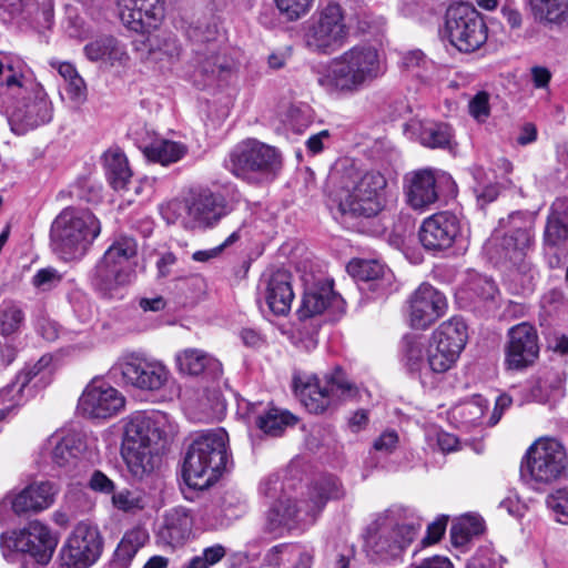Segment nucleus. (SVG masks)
I'll list each match as a JSON object with an SVG mask.
<instances>
[{"label": "nucleus", "instance_id": "f257e3e1", "mask_svg": "<svg viewBox=\"0 0 568 568\" xmlns=\"http://www.w3.org/2000/svg\"><path fill=\"white\" fill-rule=\"evenodd\" d=\"M0 108L11 131L23 135L51 122L53 105L42 85L23 74V63L6 57L0 60Z\"/></svg>", "mask_w": 568, "mask_h": 568}, {"label": "nucleus", "instance_id": "f03ea898", "mask_svg": "<svg viewBox=\"0 0 568 568\" xmlns=\"http://www.w3.org/2000/svg\"><path fill=\"white\" fill-rule=\"evenodd\" d=\"M344 495L336 477L323 476L312 484L305 499L294 501L280 497L266 513L264 531L280 538L294 529H304L315 523L327 500L341 499Z\"/></svg>", "mask_w": 568, "mask_h": 568}, {"label": "nucleus", "instance_id": "7ed1b4c3", "mask_svg": "<svg viewBox=\"0 0 568 568\" xmlns=\"http://www.w3.org/2000/svg\"><path fill=\"white\" fill-rule=\"evenodd\" d=\"M328 192L327 205L334 214L351 220L373 219L384 211L387 180L379 171H352Z\"/></svg>", "mask_w": 568, "mask_h": 568}, {"label": "nucleus", "instance_id": "20e7f679", "mask_svg": "<svg viewBox=\"0 0 568 568\" xmlns=\"http://www.w3.org/2000/svg\"><path fill=\"white\" fill-rule=\"evenodd\" d=\"M377 50L368 44H357L329 61L318 77V84L331 94H353L381 75Z\"/></svg>", "mask_w": 568, "mask_h": 568}, {"label": "nucleus", "instance_id": "39448f33", "mask_svg": "<svg viewBox=\"0 0 568 568\" xmlns=\"http://www.w3.org/2000/svg\"><path fill=\"white\" fill-rule=\"evenodd\" d=\"M227 442L223 428L203 432L192 442L183 463V478L189 487L203 490L219 479L229 458Z\"/></svg>", "mask_w": 568, "mask_h": 568}, {"label": "nucleus", "instance_id": "423d86ee", "mask_svg": "<svg viewBox=\"0 0 568 568\" xmlns=\"http://www.w3.org/2000/svg\"><path fill=\"white\" fill-rule=\"evenodd\" d=\"M101 232V223L89 210L65 207L53 220L50 239L64 260L82 257Z\"/></svg>", "mask_w": 568, "mask_h": 568}, {"label": "nucleus", "instance_id": "0eeeda50", "mask_svg": "<svg viewBox=\"0 0 568 568\" xmlns=\"http://www.w3.org/2000/svg\"><path fill=\"white\" fill-rule=\"evenodd\" d=\"M161 432L144 414L132 416L125 424L121 455L129 473L142 479L153 473L160 458Z\"/></svg>", "mask_w": 568, "mask_h": 568}, {"label": "nucleus", "instance_id": "6e6552de", "mask_svg": "<svg viewBox=\"0 0 568 568\" xmlns=\"http://www.w3.org/2000/svg\"><path fill=\"white\" fill-rule=\"evenodd\" d=\"M224 168L251 185L273 181L282 169L281 152L256 139L237 143L224 160Z\"/></svg>", "mask_w": 568, "mask_h": 568}, {"label": "nucleus", "instance_id": "1a4fd4ad", "mask_svg": "<svg viewBox=\"0 0 568 568\" xmlns=\"http://www.w3.org/2000/svg\"><path fill=\"white\" fill-rule=\"evenodd\" d=\"M348 36L346 10L339 2L327 0L305 23L303 43L312 53L329 55L346 43Z\"/></svg>", "mask_w": 568, "mask_h": 568}, {"label": "nucleus", "instance_id": "9d476101", "mask_svg": "<svg viewBox=\"0 0 568 568\" xmlns=\"http://www.w3.org/2000/svg\"><path fill=\"white\" fill-rule=\"evenodd\" d=\"M58 536L40 520H31L20 529L0 535V549L6 560L14 562L20 556L30 557L45 566L58 546Z\"/></svg>", "mask_w": 568, "mask_h": 568}, {"label": "nucleus", "instance_id": "9b49d317", "mask_svg": "<svg viewBox=\"0 0 568 568\" xmlns=\"http://www.w3.org/2000/svg\"><path fill=\"white\" fill-rule=\"evenodd\" d=\"M523 476L536 484L549 485L568 475V456L564 445L555 438H540L527 450L521 465Z\"/></svg>", "mask_w": 568, "mask_h": 568}, {"label": "nucleus", "instance_id": "f8f14e48", "mask_svg": "<svg viewBox=\"0 0 568 568\" xmlns=\"http://www.w3.org/2000/svg\"><path fill=\"white\" fill-rule=\"evenodd\" d=\"M445 32L449 42L460 52H474L487 41L488 29L480 13L469 3L448 7Z\"/></svg>", "mask_w": 568, "mask_h": 568}, {"label": "nucleus", "instance_id": "ddd939ff", "mask_svg": "<svg viewBox=\"0 0 568 568\" xmlns=\"http://www.w3.org/2000/svg\"><path fill=\"white\" fill-rule=\"evenodd\" d=\"M509 231L505 234L496 232L486 243L490 258L496 262L517 264L527 255L534 244L532 220L523 212L508 215Z\"/></svg>", "mask_w": 568, "mask_h": 568}, {"label": "nucleus", "instance_id": "4468645a", "mask_svg": "<svg viewBox=\"0 0 568 568\" xmlns=\"http://www.w3.org/2000/svg\"><path fill=\"white\" fill-rule=\"evenodd\" d=\"M111 374L120 376L125 386L142 390L158 392L169 381L170 372L166 366L142 353L123 354L111 368Z\"/></svg>", "mask_w": 568, "mask_h": 568}, {"label": "nucleus", "instance_id": "2eb2a0df", "mask_svg": "<svg viewBox=\"0 0 568 568\" xmlns=\"http://www.w3.org/2000/svg\"><path fill=\"white\" fill-rule=\"evenodd\" d=\"M355 386L346 378L344 371L336 367L326 374L323 381L317 377L310 379L300 389V398L305 408L312 414H322L337 405L341 398L352 397Z\"/></svg>", "mask_w": 568, "mask_h": 568}, {"label": "nucleus", "instance_id": "dca6fc26", "mask_svg": "<svg viewBox=\"0 0 568 568\" xmlns=\"http://www.w3.org/2000/svg\"><path fill=\"white\" fill-rule=\"evenodd\" d=\"M103 538L97 526L79 523L60 550L61 565L64 568H90L100 558Z\"/></svg>", "mask_w": 568, "mask_h": 568}, {"label": "nucleus", "instance_id": "f3484780", "mask_svg": "<svg viewBox=\"0 0 568 568\" xmlns=\"http://www.w3.org/2000/svg\"><path fill=\"white\" fill-rule=\"evenodd\" d=\"M410 531L405 526L396 524L389 511H385L367 528V545L382 560H393L400 557L410 544Z\"/></svg>", "mask_w": 568, "mask_h": 568}, {"label": "nucleus", "instance_id": "a211bd4d", "mask_svg": "<svg viewBox=\"0 0 568 568\" xmlns=\"http://www.w3.org/2000/svg\"><path fill=\"white\" fill-rule=\"evenodd\" d=\"M123 395L103 379L94 378L79 398L78 408L89 418L106 419L124 408Z\"/></svg>", "mask_w": 568, "mask_h": 568}, {"label": "nucleus", "instance_id": "6ab92c4d", "mask_svg": "<svg viewBox=\"0 0 568 568\" xmlns=\"http://www.w3.org/2000/svg\"><path fill=\"white\" fill-rule=\"evenodd\" d=\"M539 356V339L535 326L527 322L508 329L505 345V366L521 371L531 366Z\"/></svg>", "mask_w": 568, "mask_h": 568}, {"label": "nucleus", "instance_id": "aec40b11", "mask_svg": "<svg viewBox=\"0 0 568 568\" xmlns=\"http://www.w3.org/2000/svg\"><path fill=\"white\" fill-rule=\"evenodd\" d=\"M294 292L292 287V275L285 270H276L264 275L257 288V304L264 313V305L276 316L286 315L292 306Z\"/></svg>", "mask_w": 568, "mask_h": 568}, {"label": "nucleus", "instance_id": "412c9836", "mask_svg": "<svg viewBox=\"0 0 568 568\" xmlns=\"http://www.w3.org/2000/svg\"><path fill=\"white\" fill-rule=\"evenodd\" d=\"M460 235L459 219L450 212H438L425 219L418 237L423 247L433 253L450 248Z\"/></svg>", "mask_w": 568, "mask_h": 568}, {"label": "nucleus", "instance_id": "4be33fe9", "mask_svg": "<svg viewBox=\"0 0 568 568\" xmlns=\"http://www.w3.org/2000/svg\"><path fill=\"white\" fill-rule=\"evenodd\" d=\"M229 212L226 199L206 187L193 192L186 201L187 223L193 229L212 227Z\"/></svg>", "mask_w": 568, "mask_h": 568}, {"label": "nucleus", "instance_id": "5701e85b", "mask_svg": "<svg viewBox=\"0 0 568 568\" xmlns=\"http://www.w3.org/2000/svg\"><path fill=\"white\" fill-rule=\"evenodd\" d=\"M121 21L131 30L150 33L164 18L163 0H119Z\"/></svg>", "mask_w": 568, "mask_h": 568}, {"label": "nucleus", "instance_id": "b1692460", "mask_svg": "<svg viewBox=\"0 0 568 568\" xmlns=\"http://www.w3.org/2000/svg\"><path fill=\"white\" fill-rule=\"evenodd\" d=\"M45 450L54 469L71 475L81 463L84 443L75 433L58 432L48 438Z\"/></svg>", "mask_w": 568, "mask_h": 568}, {"label": "nucleus", "instance_id": "393cba45", "mask_svg": "<svg viewBox=\"0 0 568 568\" xmlns=\"http://www.w3.org/2000/svg\"><path fill=\"white\" fill-rule=\"evenodd\" d=\"M410 325L417 329H425L444 315L446 297L435 287L423 283L410 297Z\"/></svg>", "mask_w": 568, "mask_h": 568}, {"label": "nucleus", "instance_id": "a878e982", "mask_svg": "<svg viewBox=\"0 0 568 568\" xmlns=\"http://www.w3.org/2000/svg\"><path fill=\"white\" fill-rule=\"evenodd\" d=\"M404 194L407 204L416 211L429 209L438 200L436 179L432 169L408 172L404 176Z\"/></svg>", "mask_w": 568, "mask_h": 568}, {"label": "nucleus", "instance_id": "bb28decb", "mask_svg": "<svg viewBox=\"0 0 568 568\" xmlns=\"http://www.w3.org/2000/svg\"><path fill=\"white\" fill-rule=\"evenodd\" d=\"M327 310H333L334 312H343L344 310V301L334 292L333 282L325 280L308 285L298 310L300 317H312Z\"/></svg>", "mask_w": 568, "mask_h": 568}, {"label": "nucleus", "instance_id": "cd10ccee", "mask_svg": "<svg viewBox=\"0 0 568 568\" xmlns=\"http://www.w3.org/2000/svg\"><path fill=\"white\" fill-rule=\"evenodd\" d=\"M178 368L187 375L202 374L213 383L220 382L223 376V367L219 359L199 348H186L176 354Z\"/></svg>", "mask_w": 568, "mask_h": 568}, {"label": "nucleus", "instance_id": "c85d7f7f", "mask_svg": "<svg viewBox=\"0 0 568 568\" xmlns=\"http://www.w3.org/2000/svg\"><path fill=\"white\" fill-rule=\"evenodd\" d=\"M405 132L429 149H450L453 144V131L446 123L412 119L405 124Z\"/></svg>", "mask_w": 568, "mask_h": 568}, {"label": "nucleus", "instance_id": "c756f323", "mask_svg": "<svg viewBox=\"0 0 568 568\" xmlns=\"http://www.w3.org/2000/svg\"><path fill=\"white\" fill-rule=\"evenodd\" d=\"M55 494L54 485L48 480L30 484L13 498L12 510L19 516L39 513L53 504Z\"/></svg>", "mask_w": 568, "mask_h": 568}, {"label": "nucleus", "instance_id": "7c9ffc66", "mask_svg": "<svg viewBox=\"0 0 568 568\" xmlns=\"http://www.w3.org/2000/svg\"><path fill=\"white\" fill-rule=\"evenodd\" d=\"M193 519L184 507H174L165 511L163 523L159 528V538L162 542L178 547L190 537Z\"/></svg>", "mask_w": 568, "mask_h": 568}, {"label": "nucleus", "instance_id": "2f4dec72", "mask_svg": "<svg viewBox=\"0 0 568 568\" xmlns=\"http://www.w3.org/2000/svg\"><path fill=\"white\" fill-rule=\"evenodd\" d=\"M534 21L549 30L568 27V0H526Z\"/></svg>", "mask_w": 568, "mask_h": 568}, {"label": "nucleus", "instance_id": "473e14b6", "mask_svg": "<svg viewBox=\"0 0 568 568\" xmlns=\"http://www.w3.org/2000/svg\"><path fill=\"white\" fill-rule=\"evenodd\" d=\"M466 342L467 327L465 322L459 317H453L439 325L427 344L433 347L438 346V349L445 353L448 349L450 356L457 359Z\"/></svg>", "mask_w": 568, "mask_h": 568}, {"label": "nucleus", "instance_id": "72a5a7b5", "mask_svg": "<svg viewBox=\"0 0 568 568\" xmlns=\"http://www.w3.org/2000/svg\"><path fill=\"white\" fill-rule=\"evenodd\" d=\"M261 403H248L247 414L254 418L258 429L270 436H281L287 426L296 423V418L287 410L276 407L260 410Z\"/></svg>", "mask_w": 568, "mask_h": 568}, {"label": "nucleus", "instance_id": "f704fd0d", "mask_svg": "<svg viewBox=\"0 0 568 568\" xmlns=\"http://www.w3.org/2000/svg\"><path fill=\"white\" fill-rule=\"evenodd\" d=\"M217 49L219 47L214 44H212V49L209 50L202 48L194 49L196 54L194 75L203 78V85L216 79H225L231 72L232 63L226 57L219 54Z\"/></svg>", "mask_w": 568, "mask_h": 568}, {"label": "nucleus", "instance_id": "c9c22d12", "mask_svg": "<svg viewBox=\"0 0 568 568\" xmlns=\"http://www.w3.org/2000/svg\"><path fill=\"white\" fill-rule=\"evenodd\" d=\"M402 362L408 373L415 374L423 382L430 375L428 367V344L420 336L406 335L402 341Z\"/></svg>", "mask_w": 568, "mask_h": 568}, {"label": "nucleus", "instance_id": "e433bc0d", "mask_svg": "<svg viewBox=\"0 0 568 568\" xmlns=\"http://www.w3.org/2000/svg\"><path fill=\"white\" fill-rule=\"evenodd\" d=\"M568 240V200L556 199L550 206L544 231V244L557 247Z\"/></svg>", "mask_w": 568, "mask_h": 568}, {"label": "nucleus", "instance_id": "4c0bfd02", "mask_svg": "<svg viewBox=\"0 0 568 568\" xmlns=\"http://www.w3.org/2000/svg\"><path fill=\"white\" fill-rule=\"evenodd\" d=\"M83 52L92 62L102 61L111 65L124 64L129 59L124 45L112 36L93 39L84 45Z\"/></svg>", "mask_w": 568, "mask_h": 568}, {"label": "nucleus", "instance_id": "58836bf2", "mask_svg": "<svg viewBox=\"0 0 568 568\" xmlns=\"http://www.w3.org/2000/svg\"><path fill=\"white\" fill-rule=\"evenodd\" d=\"M105 175L115 191H128L132 183V171L124 153L108 151L104 154Z\"/></svg>", "mask_w": 568, "mask_h": 568}, {"label": "nucleus", "instance_id": "ea45409f", "mask_svg": "<svg viewBox=\"0 0 568 568\" xmlns=\"http://www.w3.org/2000/svg\"><path fill=\"white\" fill-rule=\"evenodd\" d=\"M131 274L124 268L115 267L105 257L98 262L92 273L93 285L103 292H110L130 282Z\"/></svg>", "mask_w": 568, "mask_h": 568}, {"label": "nucleus", "instance_id": "a19ab883", "mask_svg": "<svg viewBox=\"0 0 568 568\" xmlns=\"http://www.w3.org/2000/svg\"><path fill=\"white\" fill-rule=\"evenodd\" d=\"M149 161L169 165L181 160L187 152L185 144L170 140H156L149 145L141 146Z\"/></svg>", "mask_w": 568, "mask_h": 568}, {"label": "nucleus", "instance_id": "79ce46f5", "mask_svg": "<svg viewBox=\"0 0 568 568\" xmlns=\"http://www.w3.org/2000/svg\"><path fill=\"white\" fill-rule=\"evenodd\" d=\"M149 540V534L144 528L136 527L124 534L118 545L113 565L118 568H128L140 548Z\"/></svg>", "mask_w": 568, "mask_h": 568}, {"label": "nucleus", "instance_id": "37998d69", "mask_svg": "<svg viewBox=\"0 0 568 568\" xmlns=\"http://www.w3.org/2000/svg\"><path fill=\"white\" fill-rule=\"evenodd\" d=\"M26 315L20 304L6 300L0 304V335L11 337L20 333Z\"/></svg>", "mask_w": 568, "mask_h": 568}, {"label": "nucleus", "instance_id": "c03bdc74", "mask_svg": "<svg viewBox=\"0 0 568 568\" xmlns=\"http://www.w3.org/2000/svg\"><path fill=\"white\" fill-rule=\"evenodd\" d=\"M150 51L166 57L170 61L179 59L182 47L175 34L171 32H160L151 34L148 38Z\"/></svg>", "mask_w": 568, "mask_h": 568}, {"label": "nucleus", "instance_id": "a18cd8bd", "mask_svg": "<svg viewBox=\"0 0 568 568\" xmlns=\"http://www.w3.org/2000/svg\"><path fill=\"white\" fill-rule=\"evenodd\" d=\"M484 530L483 521L476 517H463L450 527V538L455 546H464Z\"/></svg>", "mask_w": 568, "mask_h": 568}, {"label": "nucleus", "instance_id": "49530a36", "mask_svg": "<svg viewBox=\"0 0 568 568\" xmlns=\"http://www.w3.org/2000/svg\"><path fill=\"white\" fill-rule=\"evenodd\" d=\"M347 273L356 281L369 282L379 278L384 266L375 260H353L347 264Z\"/></svg>", "mask_w": 568, "mask_h": 568}, {"label": "nucleus", "instance_id": "de8ad7c7", "mask_svg": "<svg viewBox=\"0 0 568 568\" xmlns=\"http://www.w3.org/2000/svg\"><path fill=\"white\" fill-rule=\"evenodd\" d=\"M476 185L474 192L478 204L484 207L485 205L495 201L499 195V186L497 183L490 182L487 173L483 168H476L473 172Z\"/></svg>", "mask_w": 568, "mask_h": 568}, {"label": "nucleus", "instance_id": "09e8293b", "mask_svg": "<svg viewBox=\"0 0 568 568\" xmlns=\"http://www.w3.org/2000/svg\"><path fill=\"white\" fill-rule=\"evenodd\" d=\"M487 407V402L480 395H475L459 404L455 412L464 424L475 425L484 417Z\"/></svg>", "mask_w": 568, "mask_h": 568}, {"label": "nucleus", "instance_id": "8fccbe9b", "mask_svg": "<svg viewBox=\"0 0 568 568\" xmlns=\"http://www.w3.org/2000/svg\"><path fill=\"white\" fill-rule=\"evenodd\" d=\"M280 14L287 21H297L306 16L314 0H274Z\"/></svg>", "mask_w": 568, "mask_h": 568}, {"label": "nucleus", "instance_id": "3c124183", "mask_svg": "<svg viewBox=\"0 0 568 568\" xmlns=\"http://www.w3.org/2000/svg\"><path fill=\"white\" fill-rule=\"evenodd\" d=\"M221 509L224 513L225 519L231 521L242 517L246 513L247 503L242 494L227 490L222 496Z\"/></svg>", "mask_w": 568, "mask_h": 568}, {"label": "nucleus", "instance_id": "603ef678", "mask_svg": "<svg viewBox=\"0 0 568 568\" xmlns=\"http://www.w3.org/2000/svg\"><path fill=\"white\" fill-rule=\"evenodd\" d=\"M113 506L125 513H135L145 507V499L136 491L122 489L112 495Z\"/></svg>", "mask_w": 568, "mask_h": 568}, {"label": "nucleus", "instance_id": "864d4df0", "mask_svg": "<svg viewBox=\"0 0 568 568\" xmlns=\"http://www.w3.org/2000/svg\"><path fill=\"white\" fill-rule=\"evenodd\" d=\"M468 113L477 123H485L490 116V93L476 92L468 101Z\"/></svg>", "mask_w": 568, "mask_h": 568}, {"label": "nucleus", "instance_id": "5fc2aeb1", "mask_svg": "<svg viewBox=\"0 0 568 568\" xmlns=\"http://www.w3.org/2000/svg\"><path fill=\"white\" fill-rule=\"evenodd\" d=\"M226 555V548L220 544L206 547L202 555L193 557L186 568H210L220 562Z\"/></svg>", "mask_w": 568, "mask_h": 568}, {"label": "nucleus", "instance_id": "6e6d98bb", "mask_svg": "<svg viewBox=\"0 0 568 568\" xmlns=\"http://www.w3.org/2000/svg\"><path fill=\"white\" fill-rule=\"evenodd\" d=\"M138 244L132 237H121L116 240L104 253L106 261H113L114 257H122L125 262H130L136 255Z\"/></svg>", "mask_w": 568, "mask_h": 568}, {"label": "nucleus", "instance_id": "4d7b16f0", "mask_svg": "<svg viewBox=\"0 0 568 568\" xmlns=\"http://www.w3.org/2000/svg\"><path fill=\"white\" fill-rule=\"evenodd\" d=\"M546 505L560 524H568V488H562L550 494L546 498Z\"/></svg>", "mask_w": 568, "mask_h": 568}, {"label": "nucleus", "instance_id": "13d9d810", "mask_svg": "<svg viewBox=\"0 0 568 568\" xmlns=\"http://www.w3.org/2000/svg\"><path fill=\"white\" fill-rule=\"evenodd\" d=\"M217 29L214 24H197L190 29L189 37L195 42L196 48L204 50L212 49V44L217 45L215 42Z\"/></svg>", "mask_w": 568, "mask_h": 568}, {"label": "nucleus", "instance_id": "bf43d9fd", "mask_svg": "<svg viewBox=\"0 0 568 568\" xmlns=\"http://www.w3.org/2000/svg\"><path fill=\"white\" fill-rule=\"evenodd\" d=\"M428 367H430V374H443L452 368V366L457 361L452 357L449 351L446 349V353L438 349V346L428 345Z\"/></svg>", "mask_w": 568, "mask_h": 568}, {"label": "nucleus", "instance_id": "052dcab7", "mask_svg": "<svg viewBox=\"0 0 568 568\" xmlns=\"http://www.w3.org/2000/svg\"><path fill=\"white\" fill-rule=\"evenodd\" d=\"M62 281V274L54 267L40 268L31 280V284L41 292H48L57 287Z\"/></svg>", "mask_w": 568, "mask_h": 568}, {"label": "nucleus", "instance_id": "680f3d73", "mask_svg": "<svg viewBox=\"0 0 568 568\" xmlns=\"http://www.w3.org/2000/svg\"><path fill=\"white\" fill-rule=\"evenodd\" d=\"M313 552L310 550L300 545L290 544L287 561L293 568H311L313 565Z\"/></svg>", "mask_w": 568, "mask_h": 568}, {"label": "nucleus", "instance_id": "e2e57ef3", "mask_svg": "<svg viewBox=\"0 0 568 568\" xmlns=\"http://www.w3.org/2000/svg\"><path fill=\"white\" fill-rule=\"evenodd\" d=\"M240 240V233L239 231L233 232L223 243L220 245L209 248V250H201L193 253L192 258L196 262H207L210 260H213L217 257L224 248L231 246L235 242Z\"/></svg>", "mask_w": 568, "mask_h": 568}, {"label": "nucleus", "instance_id": "0e129e2a", "mask_svg": "<svg viewBox=\"0 0 568 568\" xmlns=\"http://www.w3.org/2000/svg\"><path fill=\"white\" fill-rule=\"evenodd\" d=\"M50 363V359L45 356L41 357L32 367L27 368L19 373L11 384L19 385L18 393H22L24 387L36 377L42 369H44Z\"/></svg>", "mask_w": 568, "mask_h": 568}, {"label": "nucleus", "instance_id": "69168bd1", "mask_svg": "<svg viewBox=\"0 0 568 568\" xmlns=\"http://www.w3.org/2000/svg\"><path fill=\"white\" fill-rule=\"evenodd\" d=\"M50 363V359L45 356L41 357L32 367L27 368L19 373L11 384L19 385L18 393H22L24 387L36 377L42 369H44Z\"/></svg>", "mask_w": 568, "mask_h": 568}, {"label": "nucleus", "instance_id": "338daca9", "mask_svg": "<svg viewBox=\"0 0 568 568\" xmlns=\"http://www.w3.org/2000/svg\"><path fill=\"white\" fill-rule=\"evenodd\" d=\"M470 290L481 300H493L497 293L495 283L486 277L474 280Z\"/></svg>", "mask_w": 568, "mask_h": 568}, {"label": "nucleus", "instance_id": "774afa93", "mask_svg": "<svg viewBox=\"0 0 568 568\" xmlns=\"http://www.w3.org/2000/svg\"><path fill=\"white\" fill-rule=\"evenodd\" d=\"M89 486L92 490L99 491L102 494H114L115 485L114 483L102 471L94 470L92 474Z\"/></svg>", "mask_w": 568, "mask_h": 568}]
</instances>
